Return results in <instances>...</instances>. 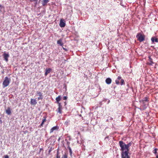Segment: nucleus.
Here are the masks:
<instances>
[{"instance_id":"nucleus-14","label":"nucleus","mask_w":158,"mask_h":158,"mask_svg":"<svg viewBox=\"0 0 158 158\" xmlns=\"http://www.w3.org/2000/svg\"><path fill=\"white\" fill-rule=\"evenodd\" d=\"M62 41V39H59V40L57 41V44L60 46H62L63 44V43Z\"/></svg>"},{"instance_id":"nucleus-10","label":"nucleus","mask_w":158,"mask_h":158,"mask_svg":"<svg viewBox=\"0 0 158 158\" xmlns=\"http://www.w3.org/2000/svg\"><path fill=\"white\" fill-rule=\"evenodd\" d=\"M4 58L5 60L6 61H8V57L9 56V55L6 53H4L3 54Z\"/></svg>"},{"instance_id":"nucleus-1","label":"nucleus","mask_w":158,"mask_h":158,"mask_svg":"<svg viewBox=\"0 0 158 158\" xmlns=\"http://www.w3.org/2000/svg\"><path fill=\"white\" fill-rule=\"evenodd\" d=\"M119 146L121 148L120 150L121 151V156L122 158H128L130 157L129 155V149L128 148L125 146V143L122 141H119Z\"/></svg>"},{"instance_id":"nucleus-28","label":"nucleus","mask_w":158,"mask_h":158,"mask_svg":"<svg viewBox=\"0 0 158 158\" xmlns=\"http://www.w3.org/2000/svg\"><path fill=\"white\" fill-rule=\"evenodd\" d=\"M52 150V148H50V149L48 150V154H50V152Z\"/></svg>"},{"instance_id":"nucleus-31","label":"nucleus","mask_w":158,"mask_h":158,"mask_svg":"<svg viewBox=\"0 0 158 158\" xmlns=\"http://www.w3.org/2000/svg\"><path fill=\"white\" fill-rule=\"evenodd\" d=\"M67 96H64L63 97V99L64 100H66L67 99Z\"/></svg>"},{"instance_id":"nucleus-15","label":"nucleus","mask_w":158,"mask_h":158,"mask_svg":"<svg viewBox=\"0 0 158 158\" xmlns=\"http://www.w3.org/2000/svg\"><path fill=\"white\" fill-rule=\"evenodd\" d=\"M151 40L152 43L158 42V39L155 37H152L151 38Z\"/></svg>"},{"instance_id":"nucleus-30","label":"nucleus","mask_w":158,"mask_h":158,"mask_svg":"<svg viewBox=\"0 0 158 158\" xmlns=\"http://www.w3.org/2000/svg\"><path fill=\"white\" fill-rule=\"evenodd\" d=\"M3 7L1 5H0V12H1L2 10Z\"/></svg>"},{"instance_id":"nucleus-16","label":"nucleus","mask_w":158,"mask_h":158,"mask_svg":"<svg viewBox=\"0 0 158 158\" xmlns=\"http://www.w3.org/2000/svg\"><path fill=\"white\" fill-rule=\"evenodd\" d=\"M148 58L150 62L148 63L150 65H152L154 64V63L152 61V59L151 58V56H148Z\"/></svg>"},{"instance_id":"nucleus-18","label":"nucleus","mask_w":158,"mask_h":158,"mask_svg":"<svg viewBox=\"0 0 158 158\" xmlns=\"http://www.w3.org/2000/svg\"><path fill=\"white\" fill-rule=\"evenodd\" d=\"M121 79V77L119 76L117 78V79L115 80V83L117 85H118L119 84V81L118 80H120Z\"/></svg>"},{"instance_id":"nucleus-23","label":"nucleus","mask_w":158,"mask_h":158,"mask_svg":"<svg viewBox=\"0 0 158 158\" xmlns=\"http://www.w3.org/2000/svg\"><path fill=\"white\" fill-rule=\"evenodd\" d=\"M132 145V143L131 142H130L126 144H125V146L127 147V148H129V147L131 146Z\"/></svg>"},{"instance_id":"nucleus-2","label":"nucleus","mask_w":158,"mask_h":158,"mask_svg":"<svg viewBox=\"0 0 158 158\" xmlns=\"http://www.w3.org/2000/svg\"><path fill=\"white\" fill-rule=\"evenodd\" d=\"M10 81V78H9L7 77H6L2 83L3 88H5L7 86L9 85Z\"/></svg>"},{"instance_id":"nucleus-8","label":"nucleus","mask_w":158,"mask_h":158,"mask_svg":"<svg viewBox=\"0 0 158 158\" xmlns=\"http://www.w3.org/2000/svg\"><path fill=\"white\" fill-rule=\"evenodd\" d=\"M49 2V0H42V4L43 6H44L47 5V3Z\"/></svg>"},{"instance_id":"nucleus-27","label":"nucleus","mask_w":158,"mask_h":158,"mask_svg":"<svg viewBox=\"0 0 158 158\" xmlns=\"http://www.w3.org/2000/svg\"><path fill=\"white\" fill-rule=\"evenodd\" d=\"M62 158H67V155L65 154H64L62 157Z\"/></svg>"},{"instance_id":"nucleus-35","label":"nucleus","mask_w":158,"mask_h":158,"mask_svg":"<svg viewBox=\"0 0 158 158\" xmlns=\"http://www.w3.org/2000/svg\"><path fill=\"white\" fill-rule=\"evenodd\" d=\"M35 2V4L36 5L37 4V2L38 1V0H33Z\"/></svg>"},{"instance_id":"nucleus-19","label":"nucleus","mask_w":158,"mask_h":158,"mask_svg":"<svg viewBox=\"0 0 158 158\" xmlns=\"http://www.w3.org/2000/svg\"><path fill=\"white\" fill-rule=\"evenodd\" d=\"M44 117V118L43 119L42 122L40 125V127H42L44 124V123L46 121V118Z\"/></svg>"},{"instance_id":"nucleus-20","label":"nucleus","mask_w":158,"mask_h":158,"mask_svg":"<svg viewBox=\"0 0 158 158\" xmlns=\"http://www.w3.org/2000/svg\"><path fill=\"white\" fill-rule=\"evenodd\" d=\"M148 98V97H145L143 98V99L139 100V101H143V102H148L149 101Z\"/></svg>"},{"instance_id":"nucleus-7","label":"nucleus","mask_w":158,"mask_h":158,"mask_svg":"<svg viewBox=\"0 0 158 158\" xmlns=\"http://www.w3.org/2000/svg\"><path fill=\"white\" fill-rule=\"evenodd\" d=\"M61 99V97L60 95H59L58 97H56V102L57 103L58 105H59V103H60L59 102Z\"/></svg>"},{"instance_id":"nucleus-22","label":"nucleus","mask_w":158,"mask_h":158,"mask_svg":"<svg viewBox=\"0 0 158 158\" xmlns=\"http://www.w3.org/2000/svg\"><path fill=\"white\" fill-rule=\"evenodd\" d=\"M158 149L157 148H155L153 151V152L155 154V155L158 154V153L157 152Z\"/></svg>"},{"instance_id":"nucleus-33","label":"nucleus","mask_w":158,"mask_h":158,"mask_svg":"<svg viewBox=\"0 0 158 158\" xmlns=\"http://www.w3.org/2000/svg\"><path fill=\"white\" fill-rule=\"evenodd\" d=\"M63 49L65 51H67V49L64 48L63 47H62Z\"/></svg>"},{"instance_id":"nucleus-11","label":"nucleus","mask_w":158,"mask_h":158,"mask_svg":"<svg viewBox=\"0 0 158 158\" xmlns=\"http://www.w3.org/2000/svg\"><path fill=\"white\" fill-rule=\"evenodd\" d=\"M30 103L32 105H35L36 104L37 102L35 99H31Z\"/></svg>"},{"instance_id":"nucleus-17","label":"nucleus","mask_w":158,"mask_h":158,"mask_svg":"<svg viewBox=\"0 0 158 158\" xmlns=\"http://www.w3.org/2000/svg\"><path fill=\"white\" fill-rule=\"evenodd\" d=\"M51 70V69L50 68L46 69V72L45 73V76H47L48 74L50 72Z\"/></svg>"},{"instance_id":"nucleus-24","label":"nucleus","mask_w":158,"mask_h":158,"mask_svg":"<svg viewBox=\"0 0 158 158\" xmlns=\"http://www.w3.org/2000/svg\"><path fill=\"white\" fill-rule=\"evenodd\" d=\"M125 84V83L124 80L123 79H121V81L120 85H124Z\"/></svg>"},{"instance_id":"nucleus-4","label":"nucleus","mask_w":158,"mask_h":158,"mask_svg":"<svg viewBox=\"0 0 158 158\" xmlns=\"http://www.w3.org/2000/svg\"><path fill=\"white\" fill-rule=\"evenodd\" d=\"M58 105V108L57 110L56 111L58 113H59L60 114H61L62 113V106L61 104V103H59Z\"/></svg>"},{"instance_id":"nucleus-39","label":"nucleus","mask_w":158,"mask_h":158,"mask_svg":"<svg viewBox=\"0 0 158 158\" xmlns=\"http://www.w3.org/2000/svg\"><path fill=\"white\" fill-rule=\"evenodd\" d=\"M60 138H59V139H58V140L59 141V140H60Z\"/></svg>"},{"instance_id":"nucleus-29","label":"nucleus","mask_w":158,"mask_h":158,"mask_svg":"<svg viewBox=\"0 0 158 158\" xmlns=\"http://www.w3.org/2000/svg\"><path fill=\"white\" fill-rule=\"evenodd\" d=\"M43 98V96H40V97L38 98V100L40 99H42Z\"/></svg>"},{"instance_id":"nucleus-26","label":"nucleus","mask_w":158,"mask_h":158,"mask_svg":"<svg viewBox=\"0 0 158 158\" xmlns=\"http://www.w3.org/2000/svg\"><path fill=\"white\" fill-rule=\"evenodd\" d=\"M56 158H60V156L59 155V153L58 151H57L56 155Z\"/></svg>"},{"instance_id":"nucleus-25","label":"nucleus","mask_w":158,"mask_h":158,"mask_svg":"<svg viewBox=\"0 0 158 158\" xmlns=\"http://www.w3.org/2000/svg\"><path fill=\"white\" fill-rule=\"evenodd\" d=\"M37 94H38V95L39 96H42V94L40 92H37Z\"/></svg>"},{"instance_id":"nucleus-12","label":"nucleus","mask_w":158,"mask_h":158,"mask_svg":"<svg viewBox=\"0 0 158 158\" xmlns=\"http://www.w3.org/2000/svg\"><path fill=\"white\" fill-rule=\"evenodd\" d=\"M112 81L111 79L110 78H107L106 80V82L107 84H110Z\"/></svg>"},{"instance_id":"nucleus-5","label":"nucleus","mask_w":158,"mask_h":158,"mask_svg":"<svg viewBox=\"0 0 158 158\" xmlns=\"http://www.w3.org/2000/svg\"><path fill=\"white\" fill-rule=\"evenodd\" d=\"M59 127L57 126H54L52 127L50 131V133H52L55 130H57L59 129Z\"/></svg>"},{"instance_id":"nucleus-3","label":"nucleus","mask_w":158,"mask_h":158,"mask_svg":"<svg viewBox=\"0 0 158 158\" xmlns=\"http://www.w3.org/2000/svg\"><path fill=\"white\" fill-rule=\"evenodd\" d=\"M136 37L140 42H142L145 40V35L140 33H138Z\"/></svg>"},{"instance_id":"nucleus-21","label":"nucleus","mask_w":158,"mask_h":158,"mask_svg":"<svg viewBox=\"0 0 158 158\" xmlns=\"http://www.w3.org/2000/svg\"><path fill=\"white\" fill-rule=\"evenodd\" d=\"M68 148L69 149V152L70 155V156H72V149L69 146H68Z\"/></svg>"},{"instance_id":"nucleus-38","label":"nucleus","mask_w":158,"mask_h":158,"mask_svg":"<svg viewBox=\"0 0 158 158\" xmlns=\"http://www.w3.org/2000/svg\"><path fill=\"white\" fill-rule=\"evenodd\" d=\"M0 122H1V123H2V121L1 120V118H0Z\"/></svg>"},{"instance_id":"nucleus-32","label":"nucleus","mask_w":158,"mask_h":158,"mask_svg":"<svg viewBox=\"0 0 158 158\" xmlns=\"http://www.w3.org/2000/svg\"><path fill=\"white\" fill-rule=\"evenodd\" d=\"M77 134L78 135H81L80 132L79 131H77Z\"/></svg>"},{"instance_id":"nucleus-34","label":"nucleus","mask_w":158,"mask_h":158,"mask_svg":"<svg viewBox=\"0 0 158 158\" xmlns=\"http://www.w3.org/2000/svg\"><path fill=\"white\" fill-rule=\"evenodd\" d=\"M5 158H9V156L8 155H6L5 156Z\"/></svg>"},{"instance_id":"nucleus-37","label":"nucleus","mask_w":158,"mask_h":158,"mask_svg":"<svg viewBox=\"0 0 158 158\" xmlns=\"http://www.w3.org/2000/svg\"><path fill=\"white\" fill-rule=\"evenodd\" d=\"M156 158H158V154L156 155Z\"/></svg>"},{"instance_id":"nucleus-6","label":"nucleus","mask_w":158,"mask_h":158,"mask_svg":"<svg viewBox=\"0 0 158 158\" xmlns=\"http://www.w3.org/2000/svg\"><path fill=\"white\" fill-rule=\"evenodd\" d=\"M59 25L61 27H64L65 25V23L64 22H63V20L60 19Z\"/></svg>"},{"instance_id":"nucleus-9","label":"nucleus","mask_w":158,"mask_h":158,"mask_svg":"<svg viewBox=\"0 0 158 158\" xmlns=\"http://www.w3.org/2000/svg\"><path fill=\"white\" fill-rule=\"evenodd\" d=\"M139 102L144 107L146 106L148 104V102H143V101H139Z\"/></svg>"},{"instance_id":"nucleus-13","label":"nucleus","mask_w":158,"mask_h":158,"mask_svg":"<svg viewBox=\"0 0 158 158\" xmlns=\"http://www.w3.org/2000/svg\"><path fill=\"white\" fill-rule=\"evenodd\" d=\"M6 113L8 115H10L11 114V109L10 107H8L6 111Z\"/></svg>"},{"instance_id":"nucleus-36","label":"nucleus","mask_w":158,"mask_h":158,"mask_svg":"<svg viewBox=\"0 0 158 158\" xmlns=\"http://www.w3.org/2000/svg\"><path fill=\"white\" fill-rule=\"evenodd\" d=\"M70 144V142H67V144L68 146H69V145Z\"/></svg>"}]
</instances>
